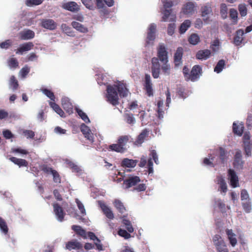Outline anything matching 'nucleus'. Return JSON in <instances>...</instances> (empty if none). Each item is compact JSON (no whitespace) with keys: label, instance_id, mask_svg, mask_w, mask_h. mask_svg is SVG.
<instances>
[{"label":"nucleus","instance_id":"24","mask_svg":"<svg viewBox=\"0 0 252 252\" xmlns=\"http://www.w3.org/2000/svg\"><path fill=\"white\" fill-rule=\"evenodd\" d=\"M9 160L20 167H27L28 166V161L24 159L18 158L16 157H12L9 158Z\"/></svg>","mask_w":252,"mask_h":252},{"label":"nucleus","instance_id":"40","mask_svg":"<svg viewBox=\"0 0 252 252\" xmlns=\"http://www.w3.org/2000/svg\"><path fill=\"white\" fill-rule=\"evenodd\" d=\"M225 65V61L223 60H220L214 68V71L217 73L220 72Z\"/></svg>","mask_w":252,"mask_h":252},{"label":"nucleus","instance_id":"49","mask_svg":"<svg viewBox=\"0 0 252 252\" xmlns=\"http://www.w3.org/2000/svg\"><path fill=\"white\" fill-rule=\"evenodd\" d=\"M220 13L221 15V17L225 19L227 17V7L225 3H222L220 5Z\"/></svg>","mask_w":252,"mask_h":252},{"label":"nucleus","instance_id":"35","mask_svg":"<svg viewBox=\"0 0 252 252\" xmlns=\"http://www.w3.org/2000/svg\"><path fill=\"white\" fill-rule=\"evenodd\" d=\"M188 40L190 44L195 45L200 42V37L197 33H192Z\"/></svg>","mask_w":252,"mask_h":252},{"label":"nucleus","instance_id":"63","mask_svg":"<svg viewBox=\"0 0 252 252\" xmlns=\"http://www.w3.org/2000/svg\"><path fill=\"white\" fill-rule=\"evenodd\" d=\"M23 134L27 138H33L35 135L34 132L31 130H24Z\"/></svg>","mask_w":252,"mask_h":252},{"label":"nucleus","instance_id":"6","mask_svg":"<svg viewBox=\"0 0 252 252\" xmlns=\"http://www.w3.org/2000/svg\"><path fill=\"white\" fill-rule=\"evenodd\" d=\"M228 179L230 180V184L232 188L239 187L238 177L235 171L231 169L228 170Z\"/></svg>","mask_w":252,"mask_h":252},{"label":"nucleus","instance_id":"8","mask_svg":"<svg viewBox=\"0 0 252 252\" xmlns=\"http://www.w3.org/2000/svg\"><path fill=\"white\" fill-rule=\"evenodd\" d=\"M65 248L69 251L72 250L79 251L83 250V245L77 240H73L66 243Z\"/></svg>","mask_w":252,"mask_h":252},{"label":"nucleus","instance_id":"25","mask_svg":"<svg viewBox=\"0 0 252 252\" xmlns=\"http://www.w3.org/2000/svg\"><path fill=\"white\" fill-rule=\"evenodd\" d=\"M233 132L234 134L239 136L243 134L244 129V125L242 123L237 125L235 122L233 124Z\"/></svg>","mask_w":252,"mask_h":252},{"label":"nucleus","instance_id":"10","mask_svg":"<svg viewBox=\"0 0 252 252\" xmlns=\"http://www.w3.org/2000/svg\"><path fill=\"white\" fill-rule=\"evenodd\" d=\"M62 7L65 10L71 12H77L79 10L80 8L77 3L75 1H69L62 4Z\"/></svg>","mask_w":252,"mask_h":252},{"label":"nucleus","instance_id":"47","mask_svg":"<svg viewBox=\"0 0 252 252\" xmlns=\"http://www.w3.org/2000/svg\"><path fill=\"white\" fill-rule=\"evenodd\" d=\"M43 93L48 97L51 100L55 101V97L54 93L47 89H43L42 90Z\"/></svg>","mask_w":252,"mask_h":252},{"label":"nucleus","instance_id":"56","mask_svg":"<svg viewBox=\"0 0 252 252\" xmlns=\"http://www.w3.org/2000/svg\"><path fill=\"white\" fill-rule=\"evenodd\" d=\"M240 14L242 17L245 16L247 14V9L245 5L240 4L238 6Z\"/></svg>","mask_w":252,"mask_h":252},{"label":"nucleus","instance_id":"27","mask_svg":"<svg viewBox=\"0 0 252 252\" xmlns=\"http://www.w3.org/2000/svg\"><path fill=\"white\" fill-rule=\"evenodd\" d=\"M49 105L50 107L52 108L61 117L64 118L65 117L64 112L59 105L52 101H50L49 102Z\"/></svg>","mask_w":252,"mask_h":252},{"label":"nucleus","instance_id":"62","mask_svg":"<svg viewBox=\"0 0 252 252\" xmlns=\"http://www.w3.org/2000/svg\"><path fill=\"white\" fill-rule=\"evenodd\" d=\"M52 175L53 176V181L54 182L57 183H61V177L58 173V172L56 170H54L52 174Z\"/></svg>","mask_w":252,"mask_h":252},{"label":"nucleus","instance_id":"12","mask_svg":"<svg viewBox=\"0 0 252 252\" xmlns=\"http://www.w3.org/2000/svg\"><path fill=\"white\" fill-rule=\"evenodd\" d=\"M183 55V48L178 47L174 56V62L176 66H178L182 63Z\"/></svg>","mask_w":252,"mask_h":252},{"label":"nucleus","instance_id":"52","mask_svg":"<svg viewBox=\"0 0 252 252\" xmlns=\"http://www.w3.org/2000/svg\"><path fill=\"white\" fill-rule=\"evenodd\" d=\"M40 169L41 171L44 172V173L49 174H52L53 171L55 170L53 169L52 168L49 167L46 164H43L40 167Z\"/></svg>","mask_w":252,"mask_h":252},{"label":"nucleus","instance_id":"29","mask_svg":"<svg viewBox=\"0 0 252 252\" xmlns=\"http://www.w3.org/2000/svg\"><path fill=\"white\" fill-rule=\"evenodd\" d=\"M71 25L73 28L81 32L86 33L88 32L87 28L84 27L82 24L77 22L73 21L71 23Z\"/></svg>","mask_w":252,"mask_h":252},{"label":"nucleus","instance_id":"50","mask_svg":"<svg viewBox=\"0 0 252 252\" xmlns=\"http://www.w3.org/2000/svg\"><path fill=\"white\" fill-rule=\"evenodd\" d=\"M152 66L151 69H159L160 68V65L159 63L158 58L156 57L153 58L152 59Z\"/></svg>","mask_w":252,"mask_h":252},{"label":"nucleus","instance_id":"21","mask_svg":"<svg viewBox=\"0 0 252 252\" xmlns=\"http://www.w3.org/2000/svg\"><path fill=\"white\" fill-rule=\"evenodd\" d=\"M201 16L204 17L203 20L207 22L209 17L208 15L212 12L211 7L210 5H206L201 7Z\"/></svg>","mask_w":252,"mask_h":252},{"label":"nucleus","instance_id":"38","mask_svg":"<svg viewBox=\"0 0 252 252\" xmlns=\"http://www.w3.org/2000/svg\"><path fill=\"white\" fill-rule=\"evenodd\" d=\"M125 170H124V172H123L121 171H118V173L115 174L116 176L115 178H114V180L117 181V182H121L122 181H123V184H126V179H125Z\"/></svg>","mask_w":252,"mask_h":252},{"label":"nucleus","instance_id":"32","mask_svg":"<svg viewBox=\"0 0 252 252\" xmlns=\"http://www.w3.org/2000/svg\"><path fill=\"white\" fill-rule=\"evenodd\" d=\"M191 21L189 20H186L181 24L179 28V32L181 34L185 33L190 27Z\"/></svg>","mask_w":252,"mask_h":252},{"label":"nucleus","instance_id":"46","mask_svg":"<svg viewBox=\"0 0 252 252\" xmlns=\"http://www.w3.org/2000/svg\"><path fill=\"white\" fill-rule=\"evenodd\" d=\"M114 206L120 213H123L125 210V207L123 204L119 200L115 201Z\"/></svg>","mask_w":252,"mask_h":252},{"label":"nucleus","instance_id":"34","mask_svg":"<svg viewBox=\"0 0 252 252\" xmlns=\"http://www.w3.org/2000/svg\"><path fill=\"white\" fill-rule=\"evenodd\" d=\"M216 248L218 252H229L224 241L218 242L216 244Z\"/></svg>","mask_w":252,"mask_h":252},{"label":"nucleus","instance_id":"1","mask_svg":"<svg viewBox=\"0 0 252 252\" xmlns=\"http://www.w3.org/2000/svg\"><path fill=\"white\" fill-rule=\"evenodd\" d=\"M126 87L123 83H119L113 85L107 86L106 97L107 101L113 105L118 104V94L120 97H124L126 95Z\"/></svg>","mask_w":252,"mask_h":252},{"label":"nucleus","instance_id":"20","mask_svg":"<svg viewBox=\"0 0 252 252\" xmlns=\"http://www.w3.org/2000/svg\"><path fill=\"white\" fill-rule=\"evenodd\" d=\"M216 183L220 186V190L221 192L225 193L227 190L226 183L222 176H218L216 178Z\"/></svg>","mask_w":252,"mask_h":252},{"label":"nucleus","instance_id":"17","mask_svg":"<svg viewBox=\"0 0 252 252\" xmlns=\"http://www.w3.org/2000/svg\"><path fill=\"white\" fill-rule=\"evenodd\" d=\"M62 105L67 113L69 114L73 113V106L68 98L65 97L62 99Z\"/></svg>","mask_w":252,"mask_h":252},{"label":"nucleus","instance_id":"53","mask_svg":"<svg viewBox=\"0 0 252 252\" xmlns=\"http://www.w3.org/2000/svg\"><path fill=\"white\" fill-rule=\"evenodd\" d=\"M177 93L179 97L182 98H185L188 96L187 93L185 92V89L182 87L178 88Z\"/></svg>","mask_w":252,"mask_h":252},{"label":"nucleus","instance_id":"36","mask_svg":"<svg viewBox=\"0 0 252 252\" xmlns=\"http://www.w3.org/2000/svg\"><path fill=\"white\" fill-rule=\"evenodd\" d=\"M0 229L5 235L7 234L8 233V228L7 223L1 217H0Z\"/></svg>","mask_w":252,"mask_h":252},{"label":"nucleus","instance_id":"11","mask_svg":"<svg viewBox=\"0 0 252 252\" xmlns=\"http://www.w3.org/2000/svg\"><path fill=\"white\" fill-rule=\"evenodd\" d=\"M98 204L105 216L109 220H113L114 218V215L111 209L101 201H98Z\"/></svg>","mask_w":252,"mask_h":252},{"label":"nucleus","instance_id":"59","mask_svg":"<svg viewBox=\"0 0 252 252\" xmlns=\"http://www.w3.org/2000/svg\"><path fill=\"white\" fill-rule=\"evenodd\" d=\"M176 25L174 23H171L168 25L167 28V33L169 35H172L174 33Z\"/></svg>","mask_w":252,"mask_h":252},{"label":"nucleus","instance_id":"58","mask_svg":"<svg viewBox=\"0 0 252 252\" xmlns=\"http://www.w3.org/2000/svg\"><path fill=\"white\" fill-rule=\"evenodd\" d=\"M43 0H26V4L28 6H32L33 5H39L42 2Z\"/></svg>","mask_w":252,"mask_h":252},{"label":"nucleus","instance_id":"37","mask_svg":"<svg viewBox=\"0 0 252 252\" xmlns=\"http://www.w3.org/2000/svg\"><path fill=\"white\" fill-rule=\"evenodd\" d=\"M209 158H205L203 160V163L206 165H209L211 167H214L216 165L218 164V161H215L214 163L213 161L214 160V157L211 155L209 156Z\"/></svg>","mask_w":252,"mask_h":252},{"label":"nucleus","instance_id":"3","mask_svg":"<svg viewBox=\"0 0 252 252\" xmlns=\"http://www.w3.org/2000/svg\"><path fill=\"white\" fill-rule=\"evenodd\" d=\"M143 89L146 92V94L148 96H153L154 94L153 84L151 81L150 75L146 74L143 83Z\"/></svg>","mask_w":252,"mask_h":252},{"label":"nucleus","instance_id":"26","mask_svg":"<svg viewBox=\"0 0 252 252\" xmlns=\"http://www.w3.org/2000/svg\"><path fill=\"white\" fill-rule=\"evenodd\" d=\"M194 10V5L192 2H188L185 4L183 8V12L185 14H192Z\"/></svg>","mask_w":252,"mask_h":252},{"label":"nucleus","instance_id":"60","mask_svg":"<svg viewBox=\"0 0 252 252\" xmlns=\"http://www.w3.org/2000/svg\"><path fill=\"white\" fill-rule=\"evenodd\" d=\"M76 203L81 214L83 215H86V210L84 208V205L78 199H76Z\"/></svg>","mask_w":252,"mask_h":252},{"label":"nucleus","instance_id":"55","mask_svg":"<svg viewBox=\"0 0 252 252\" xmlns=\"http://www.w3.org/2000/svg\"><path fill=\"white\" fill-rule=\"evenodd\" d=\"M12 45V42L10 40L7 39L0 43V47L2 49H7L9 48Z\"/></svg>","mask_w":252,"mask_h":252},{"label":"nucleus","instance_id":"33","mask_svg":"<svg viewBox=\"0 0 252 252\" xmlns=\"http://www.w3.org/2000/svg\"><path fill=\"white\" fill-rule=\"evenodd\" d=\"M136 233L134 232V228L130 221L127 220V239L131 237H134Z\"/></svg>","mask_w":252,"mask_h":252},{"label":"nucleus","instance_id":"19","mask_svg":"<svg viewBox=\"0 0 252 252\" xmlns=\"http://www.w3.org/2000/svg\"><path fill=\"white\" fill-rule=\"evenodd\" d=\"M19 35L20 38L21 40H29L33 38L34 37L35 33L34 32L31 30H27L21 32Z\"/></svg>","mask_w":252,"mask_h":252},{"label":"nucleus","instance_id":"51","mask_svg":"<svg viewBox=\"0 0 252 252\" xmlns=\"http://www.w3.org/2000/svg\"><path fill=\"white\" fill-rule=\"evenodd\" d=\"M30 71V67L27 65H26L20 70L19 73L22 77L25 78L29 73Z\"/></svg>","mask_w":252,"mask_h":252},{"label":"nucleus","instance_id":"13","mask_svg":"<svg viewBox=\"0 0 252 252\" xmlns=\"http://www.w3.org/2000/svg\"><path fill=\"white\" fill-rule=\"evenodd\" d=\"M54 208V212L58 217L59 220L62 221L64 219L65 213L62 207L58 203H54L53 205Z\"/></svg>","mask_w":252,"mask_h":252},{"label":"nucleus","instance_id":"48","mask_svg":"<svg viewBox=\"0 0 252 252\" xmlns=\"http://www.w3.org/2000/svg\"><path fill=\"white\" fill-rule=\"evenodd\" d=\"M155 39V33L150 32H148L147 36L146 39V44L150 45L153 44V41Z\"/></svg>","mask_w":252,"mask_h":252},{"label":"nucleus","instance_id":"57","mask_svg":"<svg viewBox=\"0 0 252 252\" xmlns=\"http://www.w3.org/2000/svg\"><path fill=\"white\" fill-rule=\"evenodd\" d=\"M171 9H165L163 11V15L162 17V21L166 22L168 21V18L171 15Z\"/></svg>","mask_w":252,"mask_h":252},{"label":"nucleus","instance_id":"5","mask_svg":"<svg viewBox=\"0 0 252 252\" xmlns=\"http://www.w3.org/2000/svg\"><path fill=\"white\" fill-rule=\"evenodd\" d=\"M202 74V68L199 65H195L192 68L189 78H188V81L194 82L200 77Z\"/></svg>","mask_w":252,"mask_h":252},{"label":"nucleus","instance_id":"15","mask_svg":"<svg viewBox=\"0 0 252 252\" xmlns=\"http://www.w3.org/2000/svg\"><path fill=\"white\" fill-rule=\"evenodd\" d=\"M34 47V44L32 42L25 43L20 45L16 51V54H23L24 52L29 51Z\"/></svg>","mask_w":252,"mask_h":252},{"label":"nucleus","instance_id":"9","mask_svg":"<svg viewBox=\"0 0 252 252\" xmlns=\"http://www.w3.org/2000/svg\"><path fill=\"white\" fill-rule=\"evenodd\" d=\"M241 151L238 150L236 151L234 158L233 165L235 168H242L243 166L244 161L242 159Z\"/></svg>","mask_w":252,"mask_h":252},{"label":"nucleus","instance_id":"61","mask_svg":"<svg viewBox=\"0 0 252 252\" xmlns=\"http://www.w3.org/2000/svg\"><path fill=\"white\" fill-rule=\"evenodd\" d=\"M12 152L14 153H19L22 155H27L29 152L25 149H21V148H12Z\"/></svg>","mask_w":252,"mask_h":252},{"label":"nucleus","instance_id":"22","mask_svg":"<svg viewBox=\"0 0 252 252\" xmlns=\"http://www.w3.org/2000/svg\"><path fill=\"white\" fill-rule=\"evenodd\" d=\"M211 55V51L209 50H201L198 51L196 54V58L198 60H206Z\"/></svg>","mask_w":252,"mask_h":252},{"label":"nucleus","instance_id":"43","mask_svg":"<svg viewBox=\"0 0 252 252\" xmlns=\"http://www.w3.org/2000/svg\"><path fill=\"white\" fill-rule=\"evenodd\" d=\"M229 17L234 23H236L237 22L238 18L237 11L234 8L230 9L229 11Z\"/></svg>","mask_w":252,"mask_h":252},{"label":"nucleus","instance_id":"14","mask_svg":"<svg viewBox=\"0 0 252 252\" xmlns=\"http://www.w3.org/2000/svg\"><path fill=\"white\" fill-rule=\"evenodd\" d=\"M218 157L219 160H217L218 164H223L225 162L227 161L228 158V153L227 151L222 147H219L218 150Z\"/></svg>","mask_w":252,"mask_h":252},{"label":"nucleus","instance_id":"23","mask_svg":"<svg viewBox=\"0 0 252 252\" xmlns=\"http://www.w3.org/2000/svg\"><path fill=\"white\" fill-rule=\"evenodd\" d=\"M149 134V131L147 128L142 130L136 140V143L139 145L142 144L144 142L145 138L148 137Z\"/></svg>","mask_w":252,"mask_h":252},{"label":"nucleus","instance_id":"44","mask_svg":"<svg viewBox=\"0 0 252 252\" xmlns=\"http://www.w3.org/2000/svg\"><path fill=\"white\" fill-rule=\"evenodd\" d=\"M242 205L243 209L246 213H248L251 212V210H252V205L250 200L243 202L242 203Z\"/></svg>","mask_w":252,"mask_h":252},{"label":"nucleus","instance_id":"64","mask_svg":"<svg viewBox=\"0 0 252 252\" xmlns=\"http://www.w3.org/2000/svg\"><path fill=\"white\" fill-rule=\"evenodd\" d=\"M68 165L73 172L79 173L81 171L79 167L73 162H70L68 163Z\"/></svg>","mask_w":252,"mask_h":252},{"label":"nucleus","instance_id":"16","mask_svg":"<svg viewBox=\"0 0 252 252\" xmlns=\"http://www.w3.org/2000/svg\"><path fill=\"white\" fill-rule=\"evenodd\" d=\"M244 32L242 29H239L236 32L233 39V43L236 46H240L244 40Z\"/></svg>","mask_w":252,"mask_h":252},{"label":"nucleus","instance_id":"54","mask_svg":"<svg viewBox=\"0 0 252 252\" xmlns=\"http://www.w3.org/2000/svg\"><path fill=\"white\" fill-rule=\"evenodd\" d=\"M241 199L243 201L250 200L249 194L245 189H243L241 191Z\"/></svg>","mask_w":252,"mask_h":252},{"label":"nucleus","instance_id":"7","mask_svg":"<svg viewBox=\"0 0 252 252\" xmlns=\"http://www.w3.org/2000/svg\"><path fill=\"white\" fill-rule=\"evenodd\" d=\"M41 26L45 29L54 30L56 29L57 24L52 19H43L41 20Z\"/></svg>","mask_w":252,"mask_h":252},{"label":"nucleus","instance_id":"41","mask_svg":"<svg viewBox=\"0 0 252 252\" xmlns=\"http://www.w3.org/2000/svg\"><path fill=\"white\" fill-rule=\"evenodd\" d=\"M8 64L10 68H16L19 66V63L15 58H10L8 61Z\"/></svg>","mask_w":252,"mask_h":252},{"label":"nucleus","instance_id":"30","mask_svg":"<svg viewBox=\"0 0 252 252\" xmlns=\"http://www.w3.org/2000/svg\"><path fill=\"white\" fill-rule=\"evenodd\" d=\"M244 149L246 156L251 157L252 156V140L244 142Z\"/></svg>","mask_w":252,"mask_h":252},{"label":"nucleus","instance_id":"18","mask_svg":"<svg viewBox=\"0 0 252 252\" xmlns=\"http://www.w3.org/2000/svg\"><path fill=\"white\" fill-rule=\"evenodd\" d=\"M71 229L75 232L77 235L81 236L83 239H86L87 238L88 232L80 225H73L71 226Z\"/></svg>","mask_w":252,"mask_h":252},{"label":"nucleus","instance_id":"28","mask_svg":"<svg viewBox=\"0 0 252 252\" xmlns=\"http://www.w3.org/2000/svg\"><path fill=\"white\" fill-rule=\"evenodd\" d=\"M226 233L228 236V238L229 240L230 244L232 246L234 247L237 242L236 238L235 237V234L233 233L232 229H226Z\"/></svg>","mask_w":252,"mask_h":252},{"label":"nucleus","instance_id":"31","mask_svg":"<svg viewBox=\"0 0 252 252\" xmlns=\"http://www.w3.org/2000/svg\"><path fill=\"white\" fill-rule=\"evenodd\" d=\"M140 182V179L138 176H133L127 179V188L134 186Z\"/></svg>","mask_w":252,"mask_h":252},{"label":"nucleus","instance_id":"4","mask_svg":"<svg viewBox=\"0 0 252 252\" xmlns=\"http://www.w3.org/2000/svg\"><path fill=\"white\" fill-rule=\"evenodd\" d=\"M168 52L165 46L163 44H160L158 48L157 56L161 63H166L168 62Z\"/></svg>","mask_w":252,"mask_h":252},{"label":"nucleus","instance_id":"39","mask_svg":"<svg viewBox=\"0 0 252 252\" xmlns=\"http://www.w3.org/2000/svg\"><path fill=\"white\" fill-rule=\"evenodd\" d=\"M76 111L80 118L86 123H89L90 119L85 113L79 108H76Z\"/></svg>","mask_w":252,"mask_h":252},{"label":"nucleus","instance_id":"45","mask_svg":"<svg viewBox=\"0 0 252 252\" xmlns=\"http://www.w3.org/2000/svg\"><path fill=\"white\" fill-rule=\"evenodd\" d=\"M61 28L63 32L66 33L67 35L69 36H73V32H72L71 28L67 26L66 24H63L61 25Z\"/></svg>","mask_w":252,"mask_h":252},{"label":"nucleus","instance_id":"42","mask_svg":"<svg viewBox=\"0 0 252 252\" xmlns=\"http://www.w3.org/2000/svg\"><path fill=\"white\" fill-rule=\"evenodd\" d=\"M9 85L12 88L13 90L17 89L19 86L18 82L14 76H12L10 77L9 81Z\"/></svg>","mask_w":252,"mask_h":252},{"label":"nucleus","instance_id":"2","mask_svg":"<svg viewBox=\"0 0 252 252\" xmlns=\"http://www.w3.org/2000/svg\"><path fill=\"white\" fill-rule=\"evenodd\" d=\"M126 141V136H121L118 140L117 144H112L109 146V150L119 153H124L125 150L124 146L125 145Z\"/></svg>","mask_w":252,"mask_h":252}]
</instances>
